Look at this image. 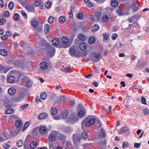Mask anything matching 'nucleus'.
I'll use <instances>...</instances> for the list:
<instances>
[{"mask_svg":"<svg viewBox=\"0 0 149 149\" xmlns=\"http://www.w3.org/2000/svg\"><path fill=\"white\" fill-rule=\"evenodd\" d=\"M3 146L6 149H8L10 147L9 144L6 143L3 144Z\"/></svg>","mask_w":149,"mask_h":149,"instance_id":"56","label":"nucleus"},{"mask_svg":"<svg viewBox=\"0 0 149 149\" xmlns=\"http://www.w3.org/2000/svg\"><path fill=\"white\" fill-rule=\"evenodd\" d=\"M49 148L50 149H54V145L53 143H49Z\"/></svg>","mask_w":149,"mask_h":149,"instance_id":"63","label":"nucleus"},{"mask_svg":"<svg viewBox=\"0 0 149 149\" xmlns=\"http://www.w3.org/2000/svg\"><path fill=\"white\" fill-rule=\"evenodd\" d=\"M50 29L49 25L47 24H45L44 27V31L46 34H47L49 32Z\"/></svg>","mask_w":149,"mask_h":149,"instance_id":"11","label":"nucleus"},{"mask_svg":"<svg viewBox=\"0 0 149 149\" xmlns=\"http://www.w3.org/2000/svg\"><path fill=\"white\" fill-rule=\"evenodd\" d=\"M70 67H68L67 68H65L64 69L63 71L65 72H70Z\"/></svg>","mask_w":149,"mask_h":149,"instance_id":"55","label":"nucleus"},{"mask_svg":"<svg viewBox=\"0 0 149 149\" xmlns=\"http://www.w3.org/2000/svg\"><path fill=\"white\" fill-rule=\"evenodd\" d=\"M143 111L144 114L145 115H149V109H143Z\"/></svg>","mask_w":149,"mask_h":149,"instance_id":"58","label":"nucleus"},{"mask_svg":"<svg viewBox=\"0 0 149 149\" xmlns=\"http://www.w3.org/2000/svg\"><path fill=\"white\" fill-rule=\"evenodd\" d=\"M68 114V111L67 110H65L63 111L61 115V117L63 119H65L67 117Z\"/></svg>","mask_w":149,"mask_h":149,"instance_id":"22","label":"nucleus"},{"mask_svg":"<svg viewBox=\"0 0 149 149\" xmlns=\"http://www.w3.org/2000/svg\"><path fill=\"white\" fill-rule=\"evenodd\" d=\"M40 97L41 99L43 100L45 99L47 97L46 93L45 92L41 93L40 95Z\"/></svg>","mask_w":149,"mask_h":149,"instance_id":"36","label":"nucleus"},{"mask_svg":"<svg viewBox=\"0 0 149 149\" xmlns=\"http://www.w3.org/2000/svg\"><path fill=\"white\" fill-rule=\"evenodd\" d=\"M78 37L79 39L82 41H83L85 39V36L81 34H79L78 35Z\"/></svg>","mask_w":149,"mask_h":149,"instance_id":"35","label":"nucleus"},{"mask_svg":"<svg viewBox=\"0 0 149 149\" xmlns=\"http://www.w3.org/2000/svg\"><path fill=\"white\" fill-rule=\"evenodd\" d=\"M111 17L108 16L107 15L103 14L102 17L101 18L102 21L104 23L108 22L109 19Z\"/></svg>","mask_w":149,"mask_h":149,"instance_id":"9","label":"nucleus"},{"mask_svg":"<svg viewBox=\"0 0 149 149\" xmlns=\"http://www.w3.org/2000/svg\"><path fill=\"white\" fill-rule=\"evenodd\" d=\"M50 112L52 115H55L57 114V109L56 108H53L51 109Z\"/></svg>","mask_w":149,"mask_h":149,"instance_id":"37","label":"nucleus"},{"mask_svg":"<svg viewBox=\"0 0 149 149\" xmlns=\"http://www.w3.org/2000/svg\"><path fill=\"white\" fill-rule=\"evenodd\" d=\"M21 13L24 18H26L27 17V16L25 12L23 10L21 11Z\"/></svg>","mask_w":149,"mask_h":149,"instance_id":"61","label":"nucleus"},{"mask_svg":"<svg viewBox=\"0 0 149 149\" xmlns=\"http://www.w3.org/2000/svg\"><path fill=\"white\" fill-rule=\"evenodd\" d=\"M0 54L3 56H6L7 54V52L6 49H2L0 50Z\"/></svg>","mask_w":149,"mask_h":149,"instance_id":"24","label":"nucleus"},{"mask_svg":"<svg viewBox=\"0 0 149 149\" xmlns=\"http://www.w3.org/2000/svg\"><path fill=\"white\" fill-rule=\"evenodd\" d=\"M8 92L10 95H12L15 93L16 90L14 87L10 88H9Z\"/></svg>","mask_w":149,"mask_h":149,"instance_id":"12","label":"nucleus"},{"mask_svg":"<svg viewBox=\"0 0 149 149\" xmlns=\"http://www.w3.org/2000/svg\"><path fill=\"white\" fill-rule=\"evenodd\" d=\"M22 98V97L20 95L15 98L14 101L15 102H18Z\"/></svg>","mask_w":149,"mask_h":149,"instance_id":"41","label":"nucleus"},{"mask_svg":"<svg viewBox=\"0 0 149 149\" xmlns=\"http://www.w3.org/2000/svg\"><path fill=\"white\" fill-rule=\"evenodd\" d=\"M118 36V35L116 33L113 34L111 36V38L113 40H115Z\"/></svg>","mask_w":149,"mask_h":149,"instance_id":"59","label":"nucleus"},{"mask_svg":"<svg viewBox=\"0 0 149 149\" xmlns=\"http://www.w3.org/2000/svg\"><path fill=\"white\" fill-rule=\"evenodd\" d=\"M141 102L142 104H147L146 99L144 97H141Z\"/></svg>","mask_w":149,"mask_h":149,"instance_id":"57","label":"nucleus"},{"mask_svg":"<svg viewBox=\"0 0 149 149\" xmlns=\"http://www.w3.org/2000/svg\"><path fill=\"white\" fill-rule=\"evenodd\" d=\"M77 17L79 19H82L84 17V15L81 13H79L77 14Z\"/></svg>","mask_w":149,"mask_h":149,"instance_id":"46","label":"nucleus"},{"mask_svg":"<svg viewBox=\"0 0 149 149\" xmlns=\"http://www.w3.org/2000/svg\"><path fill=\"white\" fill-rule=\"evenodd\" d=\"M13 63L15 66L18 68L21 67L23 69H24L25 68L24 63L22 62H20L19 60L13 61Z\"/></svg>","mask_w":149,"mask_h":149,"instance_id":"3","label":"nucleus"},{"mask_svg":"<svg viewBox=\"0 0 149 149\" xmlns=\"http://www.w3.org/2000/svg\"><path fill=\"white\" fill-rule=\"evenodd\" d=\"M24 147L25 149H29V143L25 141L24 144Z\"/></svg>","mask_w":149,"mask_h":149,"instance_id":"50","label":"nucleus"},{"mask_svg":"<svg viewBox=\"0 0 149 149\" xmlns=\"http://www.w3.org/2000/svg\"><path fill=\"white\" fill-rule=\"evenodd\" d=\"M87 3L88 5H87V6L88 7L91 8L93 6L94 4L91 1H89Z\"/></svg>","mask_w":149,"mask_h":149,"instance_id":"54","label":"nucleus"},{"mask_svg":"<svg viewBox=\"0 0 149 149\" xmlns=\"http://www.w3.org/2000/svg\"><path fill=\"white\" fill-rule=\"evenodd\" d=\"M89 18L92 21L94 22L95 21L94 17L93 15H90L89 17Z\"/></svg>","mask_w":149,"mask_h":149,"instance_id":"62","label":"nucleus"},{"mask_svg":"<svg viewBox=\"0 0 149 149\" xmlns=\"http://www.w3.org/2000/svg\"><path fill=\"white\" fill-rule=\"evenodd\" d=\"M41 0H35L34 2V4L35 6L37 7L38 6L40 5Z\"/></svg>","mask_w":149,"mask_h":149,"instance_id":"42","label":"nucleus"},{"mask_svg":"<svg viewBox=\"0 0 149 149\" xmlns=\"http://www.w3.org/2000/svg\"><path fill=\"white\" fill-rule=\"evenodd\" d=\"M49 49L50 55H51V57H52L55 53V49L52 46H50Z\"/></svg>","mask_w":149,"mask_h":149,"instance_id":"18","label":"nucleus"},{"mask_svg":"<svg viewBox=\"0 0 149 149\" xmlns=\"http://www.w3.org/2000/svg\"><path fill=\"white\" fill-rule=\"evenodd\" d=\"M59 43V40L58 38H55L53 39L52 40V43L55 46H57Z\"/></svg>","mask_w":149,"mask_h":149,"instance_id":"19","label":"nucleus"},{"mask_svg":"<svg viewBox=\"0 0 149 149\" xmlns=\"http://www.w3.org/2000/svg\"><path fill=\"white\" fill-rule=\"evenodd\" d=\"M111 4L113 7H116L118 5V3L117 1L114 0L111 1Z\"/></svg>","mask_w":149,"mask_h":149,"instance_id":"34","label":"nucleus"},{"mask_svg":"<svg viewBox=\"0 0 149 149\" xmlns=\"http://www.w3.org/2000/svg\"><path fill=\"white\" fill-rule=\"evenodd\" d=\"M14 4L12 2H10L8 5L9 8L10 10H12L14 7Z\"/></svg>","mask_w":149,"mask_h":149,"instance_id":"40","label":"nucleus"},{"mask_svg":"<svg viewBox=\"0 0 149 149\" xmlns=\"http://www.w3.org/2000/svg\"><path fill=\"white\" fill-rule=\"evenodd\" d=\"M54 21V17L52 16H50L48 19V22L50 24L52 23Z\"/></svg>","mask_w":149,"mask_h":149,"instance_id":"43","label":"nucleus"},{"mask_svg":"<svg viewBox=\"0 0 149 149\" xmlns=\"http://www.w3.org/2000/svg\"><path fill=\"white\" fill-rule=\"evenodd\" d=\"M48 117L47 113H42L40 114L37 117V118L39 120L44 119Z\"/></svg>","mask_w":149,"mask_h":149,"instance_id":"8","label":"nucleus"},{"mask_svg":"<svg viewBox=\"0 0 149 149\" xmlns=\"http://www.w3.org/2000/svg\"><path fill=\"white\" fill-rule=\"evenodd\" d=\"M31 26L35 28V30L38 33H40L42 31V26H38V23L36 19L34 18L32 19L31 22Z\"/></svg>","mask_w":149,"mask_h":149,"instance_id":"1","label":"nucleus"},{"mask_svg":"<svg viewBox=\"0 0 149 149\" xmlns=\"http://www.w3.org/2000/svg\"><path fill=\"white\" fill-rule=\"evenodd\" d=\"M116 11L119 15L121 16L123 15V12L121 10H120L119 9H117L116 10Z\"/></svg>","mask_w":149,"mask_h":149,"instance_id":"51","label":"nucleus"},{"mask_svg":"<svg viewBox=\"0 0 149 149\" xmlns=\"http://www.w3.org/2000/svg\"><path fill=\"white\" fill-rule=\"evenodd\" d=\"M102 15V12L101 11H97L95 13V16L97 18L98 20H99L101 18Z\"/></svg>","mask_w":149,"mask_h":149,"instance_id":"17","label":"nucleus"},{"mask_svg":"<svg viewBox=\"0 0 149 149\" xmlns=\"http://www.w3.org/2000/svg\"><path fill=\"white\" fill-rule=\"evenodd\" d=\"M95 41V38L94 37H90L88 39V42L90 44H93Z\"/></svg>","mask_w":149,"mask_h":149,"instance_id":"31","label":"nucleus"},{"mask_svg":"<svg viewBox=\"0 0 149 149\" xmlns=\"http://www.w3.org/2000/svg\"><path fill=\"white\" fill-rule=\"evenodd\" d=\"M100 26L98 24L94 25L91 28V31L93 32H95L99 30Z\"/></svg>","mask_w":149,"mask_h":149,"instance_id":"14","label":"nucleus"},{"mask_svg":"<svg viewBox=\"0 0 149 149\" xmlns=\"http://www.w3.org/2000/svg\"><path fill=\"white\" fill-rule=\"evenodd\" d=\"M6 21V20L5 19L3 18H2L0 19V25H3L4 24Z\"/></svg>","mask_w":149,"mask_h":149,"instance_id":"48","label":"nucleus"},{"mask_svg":"<svg viewBox=\"0 0 149 149\" xmlns=\"http://www.w3.org/2000/svg\"><path fill=\"white\" fill-rule=\"evenodd\" d=\"M100 135L102 137L105 136V132L103 129H102L100 132Z\"/></svg>","mask_w":149,"mask_h":149,"instance_id":"53","label":"nucleus"},{"mask_svg":"<svg viewBox=\"0 0 149 149\" xmlns=\"http://www.w3.org/2000/svg\"><path fill=\"white\" fill-rule=\"evenodd\" d=\"M103 41L105 42H107L109 40V36L108 35L107 33H105L103 34Z\"/></svg>","mask_w":149,"mask_h":149,"instance_id":"29","label":"nucleus"},{"mask_svg":"<svg viewBox=\"0 0 149 149\" xmlns=\"http://www.w3.org/2000/svg\"><path fill=\"white\" fill-rule=\"evenodd\" d=\"M137 18H139L138 16L135 15L129 18L128 19V20L130 23H132L134 20V19Z\"/></svg>","mask_w":149,"mask_h":149,"instance_id":"32","label":"nucleus"},{"mask_svg":"<svg viewBox=\"0 0 149 149\" xmlns=\"http://www.w3.org/2000/svg\"><path fill=\"white\" fill-rule=\"evenodd\" d=\"M24 80H25L26 83V85L27 87H30L31 85V81L30 79L27 77H25L23 79Z\"/></svg>","mask_w":149,"mask_h":149,"instance_id":"10","label":"nucleus"},{"mask_svg":"<svg viewBox=\"0 0 149 149\" xmlns=\"http://www.w3.org/2000/svg\"><path fill=\"white\" fill-rule=\"evenodd\" d=\"M30 146L31 148H34L37 146V144L36 141H33L30 143Z\"/></svg>","mask_w":149,"mask_h":149,"instance_id":"25","label":"nucleus"},{"mask_svg":"<svg viewBox=\"0 0 149 149\" xmlns=\"http://www.w3.org/2000/svg\"><path fill=\"white\" fill-rule=\"evenodd\" d=\"M1 38L2 40H5L7 39L8 37L6 34H4L1 36Z\"/></svg>","mask_w":149,"mask_h":149,"instance_id":"60","label":"nucleus"},{"mask_svg":"<svg viewBox=\"0 0 149 149\" xmlns=\"http://www.w3.org/2000/svg\"><path fill=\"white\" fill-rule=\"evenodd\" d=\"M22 124V122L20 120H17L15 123V126L18 128H19L21 127Z\"/></svg>","mask_w":149,"mask_h":149,"instance_id":"15","label":"nucleus"},{"mask_svg":"<svg viewBox=\"0 0 149 149\" xmlns=\"http://www.w3.org/2000/svg\"><path fill=\"white\" fill-rule=\"evenodd\" d=\"M86 111L85 108L82 107L81 109L80 110L78 113V115L79 117H82L84 116V114Z\"/></svg>","mask_w":149,"mask_h":149,"instance_id":"7","label":"nucleus"},{"mask_svg":"<svg viewBox=\"0 0 149 149\" xmlns=\"http://www.w3.org/2000/svg\"><path fill=\"white\" fill-rule=\"evenodd\" d=\"M13 18L14 19L15 21H17L19 19V14L16 13L14 14Z\"/></svg>","mask_w":149,"mask_h":149,"instance_id":"38","label":"nucleus"},{"mask_svg":"<svg viewBox=\"0 0 149 149\" xmlns=\"http://www.w3.org/2000/svg\"><path fill=\"white\" fill-rule=\"evenodd\" d=\"M14 112V110L13 109H8L5 111V113L7 114H10L13 113Z\"/></svg>","mask_w":149,"mask_h":149,"instance_id":"26","label":"nucleus"},{"mask_svg":"<svg viewBox=\"0 0 149 149\" xmlns=\"http://www.w3.org/2000/svg\"><path fill=\"white\" fill-rule=\"evenodd\" d=\"M29 124V122L27 121L24 124L23 129L22 130V131H24L28 127Z\"/></svg>","mask_w":149,"mask_h":149,"instance_id":"39","label":"nucleus"},{"mask_svg":"<svg viewBox=\"0 0 149 149\" xmlns=\"http://www.w3.org/2000/svg\"><path fill=\"white\" fill-rule=\"evenodd\" d=\"M65 17L64 16H61L59 18V21L61 23H63L65 21Z\"/></svg>","mask_w":149,"mask_h":149,"instance_id":"28","label":"nucleus"},{"mask_svg":"<svg viewBox=\"0 0 149 149\" xmlns=\"http://www.w3.org/2000/svg\"><path fill=\"white\" fill-rule=\"evenodd\" d=\"M90 56H93L96 62H98L102 58L101 54L100 52L92 53Z\"/></svg>","mask_w":149,"mask_h":149,"instance_id":"4","label":"nucleus"},{"mask_svg":"<svg viewBox=\"0 0 149 149\" xmlns=\"http://www.w3.org/2000/svg\"><path fill=\"white\" fill-rule=\"evenodd\" d=\"M9 15V13L8 11H5L3 13V16L5 17H8Z\"/></svg>","mask_w":149,"mask_h":149,"instance_id":"49","label":"nucleus"},{"mask_svg":"<svg viewBox=\"0 0 149 149\" xmlns=\"http://www.w3.org/2000/svg\"><path fill=\"white\" fill-rule=\"evenodd\" d=\"M68 38L65 36L63 37L62 39V42L63 44L65 45V47H68L70 46L68 44Z\"/></svg>","mask_w":149,"mask_h":149,"instance_id":"6","label":"nucleus"},{"mask_svg":"<svg viewBox=\"0 0 149 149\" xmlns=\"http://www.w3.org/2000/svg\"><path fill=\"white\" fill-rule=\"evenodd\" d=\"M128 145V142L127 141H125L123 143L122 146L123 148H126L127 147Z\"/></svg>","mask_w":149,"mask_h":149,"instance_id":"52","label":"nucleus"},{"mask_svg":"<svg viewBox=\"0 0 149 149\" xmlns=\"http://www.w3.org/2000/svg\"><path fill=\"white\" fill-rule=\"evenodd\" d=\"M55 136L54 134H50L49 136V140L51 141H54L55 139Z\"/></svg>","mask_w":149,"mask_h":149,"instance_id":"27","label":"nucleus"},{"mask_svg":"<svg viewBox=\"0 0 149 149\" xmlns=\"http://www.w3.org/2000/svg\"><path fill=\"white\" fill-rule=\"evenodd\" d=\"M95 122V119L94 118L90 119L88 120L86 119L84 120L81 123L82 127H88L93 125Z\"/></svg>","mask_w":149,"mask_h":149,"instance_id":"2","label":"nucleus"},{"mask_svg":"<svg viewBox=\"0 0 149 149\" xmlns=\"http://www.w3.org/2000/svg\"><path fill=\"white\" fill-rule=\"evenodd\" d=\"M23 144V142L21 140H18L17 143V145L19 147H21Z\"/></svg>","mask_w":149,"mask_h":149,"instance_id":"45","label":"nucleus"},{"mask_svg":"<svg viewBox=\"0 0 149 149\" xmlns=\"http://www.w3.org/2000/svg\"><path fill=\"white\" fill-rule=\"evenodd\" d=\"M79 47L81 50H85L87 48V45L86 43L82 42L80 44Z\"/></svg>","mask_w":149,"mask_h":149,"instance_id":"13","label":"nucleus"},{"mask_svg":"<svg viewBox=\"0 0 149 149\" xmlns=\"http://www.w3.org/2000/svg\"><path fill=\"white\" fill-rule=\"evenodd\" d=\"M52 3L49 1H47L45 3V6L46 8H49L51 7L52 5Z\"/></svg>","mask_w":149,"mask_h":149,"instance_id":"33","label":"nucleus"},{"mask_svg":"<svg viewBox=\"0 0 149 149\" xmlns=\"http://www.w3.org/2000/svg\"><path fill=\"white\" fill-rule=\"evenodd\" d=\"M29 106L28 104H26L21 106L20 108V110L21 111H22L24 109L27 108Z\"/></svg>","mask_w":149,"mask_h":149,"instance_id":"47","label":"nucleus"},{"mask_svg":"<svg viewBox=\"0 0 149 149\" xmlns=\"http://www.w3.org/2000/svg\"><path fill=\"white\" fill-rule=\"evenodd\" d=\"M47 131L46 127L45 126H42L40 129V132L41 134H44L46 133Z\"/></svg>","mask_w":149,"mask_h":149,"instance_id":"20","label":"nucleus"},{"mask_svg":"<svg viewBox=\"0 0 149 149\" xmlns=\"http://www.w3.org/2000/svg\"><path fill=\"white\" fill-rule=\"evenodd\" d=\"M132 8L133 9L134 12L136 11L139 9L138 7L135 5V3L133 4L132 6Z\"/></svg>","mask_w":149,"mask_h":149,"instance_id":"44","label":"nucleus"},{"mask_svg":"<svg viewBox=\"0 0 149 149\" xmlns=\"http://www.w3.org/2000/svg\"><path fill=\"white\" fill-rule=\"evenodd\" d=\"M140 143H135L134 145V146L137 148H138L140 147Z\"/></svg>","mask_w":149,"mask_h":149,"instance_id":"64","label":"nucleus"},{"mask_svg":"<svg viewBox=\"0 0 149 149\" xmlns=\"http://www.w3.org/2000/svg\"><path fill=\"white\" fill-rule=\"evenodd\" d=\"M69 53L71 55H73L75 54V50L74 47H72L70 48Z\"/></svg>","mask_w":149,"mask_h":149,"instance_id":"23","label":"nucleus"},{"mask_svg":"<svg viewBox=\"0 0 149 149\" xmlns=\"http://www.w3.org/2000/svg\"><path fill=\"white\" fill-rule=\"evenodd\" d=\"M129 130L130 129L128 127H124L120 129L119 133L120 134H123L127 132H129Z\"/></svg>","mask_w":149,"mask_h":149,"instance_id":"5","label":"nucleus"},{"mask_svg":"<svg viewBox=\"0 0 149 149\" xmlns=\"http://www.w3.org/2000/svg\"><path fill=\"white\" fill-rule=\"evenodd\" d=\"M81 136L82 139L84 140H86L88 138V134L85 132L82 133L81 134Z\"/></svg>","mask_w":149,"mask_h":149,"instance_id":"30","label":"nucleus"},{"mask_svg":"<svg viewBox=\"0 0 149 149\" xmlns=\"http://www.w3.org/2000/svg\"><path fill=\"white\" fill-rule=\"evenodd\" d=\"M40 66L42 69H45L47 68V65L46 63L45 62H43L40 63Z\"/></svg>","mask_w":149,"mask_h":149,"instance_id":"21","label":"nucleus"},{"mask_svg":"<svg viewBox=\"0 0 149 149\" xmlns=\"http://www.w3.org/2000/svg\"><path fill=\"white\" fill-rule=\"evenodd\" d=\"M15 79L14 77L12 76H9L7 79L8 82L10 83H13L15 81Z\"/></svg>","mask_w":149,"mask_h":149,"instance_id":"16","label":"nucleus"}]
</instances>
